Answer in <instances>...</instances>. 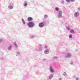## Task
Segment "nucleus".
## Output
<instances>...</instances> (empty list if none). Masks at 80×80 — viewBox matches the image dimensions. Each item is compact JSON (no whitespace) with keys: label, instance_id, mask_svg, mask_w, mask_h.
<instances>
[{"label":"nucleus","instance_id":"423d86ee","mask_svg":"<svg viewBox=\"0 0 80 80\" xmlns=\"http://www.w3.org/2000/svg\"><path fill=\"white\" fill-rule=\"evenodd\" d=\"M48 50L47 49L46 50H45V52H44V53H45V54H48Z\"/></svg>","mask_w":80,"mask_h":80},{"label":"nucleus","instance_id":"6ab92c4d","mask_svg":"<svg viewBox=\"0 0 80 80\" xmlns=\"http://www.w3.org/2000/svg\"><path fill=\"white\" fill-rule=\"evenodd\" d=\"M67 29L68 30H70V28L68 27H67Z\"/></svg>","mask_w":80,"mask_h":80},{"label":"nucleus","instance_id":"393cba45","mask_svg":"<svg viewBox=\"0 0 80 80\" xmlns=\"http://www.w3.org/2000/svg\"><path fill=\"white\" fill-rule=\"evenodd\" d=\"M65 74H66V73H65V72L64 73V75H65Z\"/></svg>","mask_w":80,"mask_h":80},{"label":"nucleus","instance_id":"9d476101","mask_svg":"<svg viewBox=\"0 0 80 80\" xmlns=\"http://www.w3.org/2000/svg\"><path fill=\"white\" fill-rule=\"evenodd\" d=\"M70 32L71 33H73V32H74V30L73 29H71L70 30Z\"/></svg>","mask_w":80,"mask_h":80},{"label":"nucleus","instance_id":"a211bd4d","mask_svg":"<svg viewBox=\"0 0 80 80\" xmlns=\"http://www.w3.org/2000/svg\"><path fill=\"white\" fill-rule=\"evenodd\" d=\"M56 10L57 11H58V8H56Z\"/></svg>","mask_w":80,"mask_h":80},{"label":"nucleus","instance_id":"f3484780","mask_svg":"<svg viewBox=\"0 0 80 80\" xmlns=\"http://www.w3.org/2000/svg\"><path fill=\"white\" fill-rule=\"evenodd\" d=\"M24 6L25 7H27V3H25L24 4Z\"/></svg>","mask_w":80,"mask_h":80},{"label":"nucleus","instance_id":"0eeeda50","mask_svg":"<svg viewBox=\"0 0 80 80\" xmlns=\"http://www.w3.org/2000/svg\"><path fill=\"white\" fill-rule=\"evenodd\" d=\"M50 71L52 73H53V69H52V67H50Z\"/></svg>","mask_w":80,"mask_h":80},{"label":"nucleus","instance_id":"9b49d317","mask_svg":"<svg viewBox=\"0 0 80 80\" xmlns=\"http://www.w3.org/2000/svg\"><path fill=\"white\" fill-rule=\"evenodd\" d=\"M69 38H72V35H69Z\"/></svg>","mask_w":80,"mask_h":80},{"label":"nucleus","instance_id":"4468645a","mask_svg":"<svg viewBox=\"0 0 80 80\" xmlns=\"http://www.w3.org/2000/svg\"><path fill=\"white\" fill-rule=\"evenodd\" d=\"M12 46H11L10 47H9L8 48V49L10 50V49H11V48H12Z\"/></svg>","mask_w":80,"mask_h":80},{"label":"nucleus","instance_id":"412c9836","mask_svg":"<svg viewBox=\"0 0 80 80\" xmlns=\"http://www.w3.org/2000/svg\"><path fill=\"white\" fill-rule=\"evenodd\" d=\"M70 0H66V1L68 2H70Z\"/></svg>","mask_w":80,"mask_h":80},{"label":"nucleus","instance_id":"dca6fc26","mask_svg":"<svg viewBox=\"0 0 80 80\" xmlns=\"http://www.w3.org/2000/svg\"><path fill=\"white\" fill-rule=\"evenodd\" d=\"M22 22H23V23L24 24H25V22L24 21L23 19H22Z\"/></svg>","mask_w":80,"mask_h":80},{"label":"nucleus","instance_id":"1a4fd4ad","mask_svg":"<svg viewBox=\"0 0 80 80\" xmlns=\"http://www.w3.org/2000/svg\"><path fill=\"white\" fill-rule=\"evenodd\" d=\"M72 56V55H71V54H70V53H68V55L66 57H71Z\"/></svg>","mask_w":80,"mask_h":80},{"label":"nucleus","instance_id":"4be33fe9","mask_svg":"<svg viewBox=\"0 0 80 80\" xmlns=\"http://www.w3.org/2000/svg\"><path fill=\"white\" fill-rule=\"evenodd\" d=\"M71 2H73L74 1H75V0H70Z\"/></svg>","mask_w":80,"mask_h":80},{"label":"nucleus","instance_id":"b1692460","mask_svg":"<svg viewBox=\"0 0 80 80\" xmlns=\"http://www.w3.org/2000/svg\"><path fill=\"white\" fill-rule=\"evenodd\" d=\"M45 48H47V46H45Z\"/></svg>","mask_w":80,"mask_h":80},{"label":"nucleus","instance_id":"6e6552de","mask_svg":"<svg viewBox=\"0 0 80 80\" xmlns=\"http://www.w3.org/2000/svg\"><path fill=\"white\" fill-rule=\"evenodd\" d=\"M53 77V75L52 74H51L49 77V78L50 79H51V78H52Z\"/></svg>","mask_w":80,"mask_h":80},{"label":"nucleus","instance_id":"5701e85b","mask_svg":"<svg viewBox=\"0 0 80 80\" xmlns=\"http://www.w3.org/2000/svg\"><path fill=\"white\" fill-rule=\"evenodd\" d=\"M76 80H78V78H76Z\"/></svg>","mask_w":80,"mask_h":80},{"label":"nucleus","instance_id":"f03ea898","mask_svg":"<svg viewBox=\"0 0 80 80\" xmlns=\"http://www.w3.org/2000/svg\"><path fill=\"white\" fill-rule=\"evenodd\" d=\"M79 14H80L79 13V12H76L74 14V17H78V16L79 15Z\"/></svg>","mask_w":80,"mask_h":80},{"label":"nucleus","instance_id":"aec40b11","mask_svg":"<svg viewBox=\"0 0 80 80\" xmlns=\"http://www.w3.org/2000/svg\"><path fill=\"white\" fill-rule=\"evenodd\" d=\"M15 45L16 47L17 48V44L16 43H15Z\"/></svg>","mask_w":80,"mask_h":80},{"label":"nucleus","instance_id":"2eb2a0df","mask_svg":"<svg viewBox=\"0 0 80 80\" xmlns=\"http://www.w3.org/2000/svg\"><path fill=\"white\" fill-rule=\"evenodd\" d=\"M44 17L45 18H47V17H48V16H47V15H44Z\"/></svg>","mask_w":80,"mask_h":80},{"label":"nucleus","instance_id":"39448f33","mask_svg":"<svg viewBox=\"0 0 80 80\" xmlns=\"http://www.w3.org/2000/svg\"><path fill=\"white\" fill-rule=\"evenodd\" d=\"M8 8L9 9H10V10H12V9H13V6L9 5L8 6Z\"/></svg>","mask_w":80,"mask_h":80},{"label":"nucleus","instance_id":"f8f14e48","mask_svg":"<svg viewBox=\"0 0 80 80\" xmlns=\"http://www.w3.org/2000/svg\"><path fill=\"white\" fill-rule=\"evenodd\" d=\"M62 17V15L59 14L58 16V18H60Z\"/></svg>","mask_w":80,"mask_h":80},{"label":"nucleus","instance_id":"f257e3e1","mask_svg":"<svg viewBox=\"0 0 80 80\" xmlns=\"http://www.w3.org/2000/svg\"><path fill=\"white\" fill-rule=\"evenodd\" d=\"M28 26L29 27L32 28V27H33L34 26V25H35V23H34L33 22H28Z\"/></svg>","mask_w":80,"mask_h":80},{"label":"nucleus","instance_id":"7ed1b4c3","mask_svg":"<svg viewBox=\"0 0 80 80\" xmlns=\"http://www.w3.org/2000/svg\"><path fill=\"white\" fill-rule=\"evenodd\" d=\"M44 24L43 22H41L39 24V26L40 27V28H42L43 27Z\"/></svg>","mask_w":80,"mask_h":80},{"label":"nucleus","instance_id":"ddd939ff","mask_svg":"<svg viewBox=\"0 0 80 80\" xmlns=\"http://www.w3.org/2000/svg\"><path fill=\"white\" fill-rule=\"evenodd\" d=\"M62 12L61 11H59V15H62Z\"/></svg>","mask_w":80,"mask_h":80},{"label":"nucleus","instance_id":"20e7f679","mask_svg":"<svg viewBox=\"0 0 80 80\" xmlns=\"http://www.w3.org/2000/svg\"><path fill=\"white\" fill-rule=\"evenodd\" d=\"M28 20L29 21V22H31V21L33 20V18L31 17H29L28 18Z\"/></svg>","mask_w":80,"mask_h":80}]
</instances>
